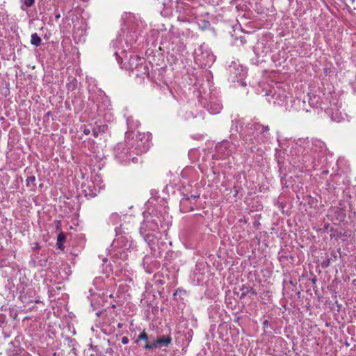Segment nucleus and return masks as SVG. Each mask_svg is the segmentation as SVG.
<instances>
[{
    "mask_svg": "<svg viewBox=\"0 0 356 356\" xmlns=\"http://www.w3.org/2000/svg\"><path fill=\"white\" fill-rule=\"evenodd\" d=\"M172 339L170 337H163L156 340V343L158 346H168L171 343Z\"/></svg>",
    "mask_w": 356,
    "mask_h": 356,
    "instance_id": "obj_1",
    "label": "nucleus"
},
{
    "mask_svg": "<svg viewBox=\"0 0 356 356\" xmlns=\"http://www.w3.org/2000/svg\"><path fill=\"white\" fill-rule=\"evenodd\" d=\"M31 43L33 45H35L36 47H38V46L40 45V44H41V38H40V37L36 33H33L31 35Z\"/></svg>",
    "mask_w": 356,
    "mask_h": 356,
    "instance_id": "obj_2",
    "label": "nucleus"
},
{
    "mask_svg": "<svg viewBox=\"0 0 356 356\" xmlns=\"http://www.w3.org/2000/svg\"><path fill=\"white\" fill-rule=\"evenodd\" d=\"M66 240V236L63 232H60L57 237V243H60L65 242Z\"/></svg>",
    "mask_w": 356,
    "mask_h": 356,
    "instance_id": "obj_3",
    "label": "nucleus"
},
{
    "mask_svg": "<svg viewBox=\"0 0 356 356\" xmlns=\"http://www.w3.org/2000/svg\"><path fill=\"white\" fill-rule=\"evenodd\" d=\"M35 181V177L34 176L29 177L26 179V186H31V184L33 186H35V184H34Z\"/></svg>",
    "mask_w": 356,
    "mask_h": 356,
    "instance_id": "obj_4",
    "label": "nucleus"
},
{
    "mask_svg": "<svg viewBox=\"0 0 356 356\" xmlns=\"http://www.w3.org/2000/svg\"><path fill=\"white\" fill-rule=\"evenodd\" d=\"M156 347H157V346H156V341L154 343H149L147 341V343H146V344L144 346V348L145 349H153V348H155Z\"/></svg>",
    "mask_w": 356,
    "mask_h": 356,
    "instance_id": "obj_5",
    "label": "nucleus"
},
{
    "mask_svg": "<svg viewBox=\"0 0 356 356\" xmlns=\"http://www.w3.org/2000/svg\"><path fill=\"white\" fill-rule=\"evenodd\" d=\"M147 334L145 331H143L138 336V340H145L147 341Z\"/></svg>",
    "mask_w": 356,
    "mask_h": 356,
    "instance_id": "obj_6",
    "label": "nucleus"
},
{
    "mask_svg": "<svg viewBox=\"0 0 356 356\" xmlns=\"http://www.w3.org/2000/svg\"><path fill=\"white\" fill-rule=\"evenodd\" d=\"M35 3V0H24V6L26 7H31Z\"/></svg>",
    "mask_w": 356,
    "mask_h": 356,
    "instance_id": "obj_7",
    "label": "nucleus"
},
{
    "mask_svg": "<svg viewBox=\"0 0 356 356\" xmlns=\"http://www.w3.org/2000/svg\"><path fill=\"white\" fill-rule=\"evenodd\" d=\"M97 129H98V131H99V132H105L108 130V125L103 124V125L99 126Z\"/></svg>",
    "mask_w": 356,
    "mask_h": 356,
    "instance_id": "obj_8",
    "label": "nucleus"
},
{
    "mask_svg": "<svg viewBox=\"0 0 356 356\" xmlns=\"http://www.w3.org/2000/svg\"><path fill=\"white\" fill-rule=\"evenodd\" d=\"M99 131H98V129H94L92 130V135L95 138H97L98 136H99Z\"/></svg>",
    "mask_w": 356,
    "mask_h": 356,
    "instance_id": "obj_9",
    "label": "nucleus"
},
{
    "mask_svg": "<svg viewBox=\"0 0 356 356\" xmlns=\"http://www.w3.org/2000/svg\"><path fill=\"white\" fill-rule=\"evenodd\" d=\"M122 343L123 344H124V345H125V344H127V343H129V339H128V337H123L122 338Z\"/></svg>",
    "mask_w": 356,
    "mask_h": 356,
    "instance_id": "obj_10",
    "label": "nucleus"
},
{
    "mask_svg": "<svg viewBox=\"0 0 356 356\" xmlns=\"http://www.w3.org/2000/svg\"><path fill=\"white\" fill-rule=\"evenodd\" d=\"M83 132L85 135H89L90 134V130L88 128H85Z\"/></svg>",
    "mask_w": 356,
    "mask_h": 356,
    "instance_id": "obj_11",
    "label": "nucleus"
},
{
    "mask_svg": "<svg viewBox=\"0 0 356 356\" xmlns=\"http://www.w3.org/2000/svg\"><path fill=\"white\" fill-rule=\"evenodd\" d=\"M56 245H57L58 249L63 250L64 248L63 243H57Z\"/></svg>",
    "mask_w": 356,
    "mask_h": 356,
    "instance_id": "obj_12",
    "label": "nucleus"
},
{
    "mask_svg": "<svg viewBox=\"0 0 356 356\" xmlns=\"http://www.w3.org/2000/svg\"><path fill=\"white\" fill-rule=\"evenodd\" d=\"M330 261L327 260V261H324L322 264L323 267H327L329 266Z\"/></svg>",
    "mask_w": 356,
    "mask_h": 356,
    "instance_id": "obj_13",
    "label": "nucleus"
},
{
    "mask_svg": "<svg viewBox=\"0 0 356 356\" xmlns=\"http://www.w3.org/2000/svg\"><path fill=\"white\" fill-rule=\"evenodd\" d=\"M269 130V127L268 126H266V127H262V131L264 132V131H267Z\"/></svg>",
    "mask_w": 356,
    "mask_h": 356,
    "instance_id": "obj_14",
    "label": "nucleus"
},
{
    "mask_svg": "<svg viewBox=\"0 0 356 356\" xmlns=\"http://www.w3.org/2000/svg\"><path fill=\"white\" fill-rule=\"evenodd\" d=\"M118 326V327L121 328L122 327V323H119Z\"/></svg>",
    "mask_w": 356,
    "mask_h": 356,
    "instance_id": "obj_15",
    "label": "nucleus"
},
{
    "mask_svg": "<svg viewBox=\"0 0 356 356\" xmlns=\"http://www.w3.org/2000/svg\"><path fill=\"white\" fill-rule=\"evenodd\" d=\"M198 196H195V195H191V197L193 198V199H195L196 197H197Z\"/></svg>",
    "mask_w": 356,
    "mask_h": 356,
    "instance_id": "obj_16",
    "label": "nucleus"
},
{
    "mask_svg": "<svg viewBox=\"0 0 356 356\" xmlns=\"http://www.w3.org/2000/svg\"><path fill=\"white\" fill-rule=\"evenodd\" d=\"M177 291H176V292L174 293V295H173L174 296H175L177 295Z\"/></svg>",
    "mask_w": 356,
    "mask_h": 356,
    "instance_id": "obj_17",
    "label": "nucleus"
}]
</instances>
